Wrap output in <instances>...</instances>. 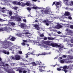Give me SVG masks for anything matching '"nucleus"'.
I'll return each mask as SVG.
<instances>
[{"label": "nucleus", "instance_id": "obj_1", "mask_svg": "<svg viewBox=\"0 0 73 73\" xmlns=\"http://www.w3.org/2000/svg\"><path fill=\"white\" fill-rule=\"evenodd\" d=\"M50 45V46H52L53 47H57L58 48H59V50H60V49H61L62 48H64V46H61V45L60 44V45H58V44H56V43H51Z\"/></svg>", "mask_w": 73, "mask_h": 73}, {"label": "nucleus", "instance_id": "obj_2", "mask_svg": "<svg viewBox=\"0 0 73 73\" xmlns=\"http://www.w3.org/2000/svg\"><path fill=\"white\" fill-rule=\"evenodd\" d=\"M46 10L44 11L43 10H41L40 11L42 13V14L43 15H45V14H49V11L48 10L49 9V7H46Z\"/></svg>", "mask_w": 73, "mask_h": 73}, {"label": "nucleus", "instance_id": "obj_3", "mask_svg": "<svg viewBox=\"0 0 73 73\" xmlns=\"http://www.w3.org/2000/svg\"><path fill=\"white\" fill-rule=\"evenodd\" d=\"M11 19H16L18 21H21V19L17 15L11 16Z\"/></svg>", "mask_w": 73, "mask_h": 73}, {"label": "nucleus", "instance_id": "obj_4", "mask_svg": "<svg viewBox=\"0 0 73 73\" xmlns=\"http://www.w3.org/2000/svg\"><path fill=\"white\" fill-rule=\"evenodd\" d=\"M52 42V41H49V40H47L46 41H44V43L46 45H50V43Z\"/></svg>", "mask_w": 73, "mask_h": 73}, {"label": "nucleus", "instance_id": "obj_5", "mask_svg": "<svg viewBox=\"0 0 73 73\" xmlns=\"http://www.w3.org/2000/svg\"><path fill=\"white\" fill-rule=\"evenodd\" d=\"M39 70L40 71V72H43V71H44V70H42V67L44 68H44H45L46 66H39Z\"/></svg>", "mask_w": 73, "mask_h": 73}, {"label": "nucleus", "instance_id": "obj_6", "mask_svg": "<svg viewBox=\"0 0 73 73\" xmlns=\"http://www.w3.org/2000/svg\"><path fill=\"white\" fill-rule=\"evenodd\" d=\"M15 59L16 60H20V56L18 55H16L15 56Z\"/></svg>", "mask_w": 73, "mask_h": 73}, {"label": "nucleus", "instance_id": "obj_7", "mask_svg": "<svg viewBox=\"0 0 73 73\" xmlns=\"http://www.w3.org/2000/svg\"><path fill=\"white\" fill-rule=\"evenodd\" d=\"M34 27L36 28L37 30H40V27H39L38 25H37V24L35 25Z\"/></svg>", "mask_w": 73, "mask_h": 73}, {"label": "nucleus", "instance_id": "obj_8", "mask_svg": "<svg viewBox=\"0 0 73 73\" xmlns=\"http://www.w3.org/2000/svg\"><path fill=\"white\" fill-rule=\"evenodd\" d=\"M64 16H70V13L68 12H66L64 14Z\"/></svg>", "mask_w": 73, "mask_h": 73}, {"label": "nucleus", "instance_id": "obj_9", "mask_svg": "<svg viewBox=\"0 0 73 73\" xmlns=\"http://www.w3.org/2000/svg\"><path fill=\"white\" fill-rule=\"evenodd\" d=\"M62 27V26L60 25V24H58L57 25V29H60Z\"/></svg>", "mask_w": 73, "mask_h": 73}, {"label": "nucleus", "instance_id": "obj_10", "mask_svg": "<svg viewBox=\"0 0 73 73\" xmlns=\"http://www.w3.org/2000/svg\"><path fill=\"white\" fill-rule=\"evenodd\" d=\"M1 30L2 31H7V27H4L1 29Z\"/></svg>", "mask_w": 73, "mask_h": 73}, {"label": "nucleus", "instance_id": "obj_11", "mask_svg": "<svg viewBox=\"0 0 73 73\" xmlns=\"http://www.w3.org/2000/svg\"><path fill=\"white\" fill-rule=\"evenodd\" d=\"M3 52L5 54H9V51H7H7L5 50L3 51Z\"/></svg>", "mask_w": 73, "mask_h": 73}, {"label": "nucleus", "instance_id": "obj_12", "mask_svg": "<svg viewBox=\"0 0 73 73\" xmlns=\"http://www.w3.org/2000/svg\"><path fill=\"white\" fill-rule=\"evenodd\" d=\"M23 34H25V35H29L28 36H30L31 35V33L29 32H27L25 33H23Z\"/></svg>", "mask_w": 73, "mask_h": 73}, {"label": "nucleus", "instance_id": "obj_13", "mask_svg": "<svg viewBox=\"0 0 73 73\" xmlns=\"http://www.w3.org/2000/svg\"><path fill=\"white\" fill-rule=\"evenodd\" d=\"M47 21L46 20L43 21V23H45L47 26H48L49 25V23H47Z\"/></svg>", "mask_w": 73, "mask_h": 73}, {"label": "nucleus", "instance_id": "obj_14", "mask_svg": "<svg viewBox=\"0 0 73 73\" xmlns=\"http://www.w3.org/2000/svg\"><path fill=\"white\" fill-rule=\"evenodd\" d=\"M23 33H22L20 34H19L18 35L19 36V37H24V35H23Z\"/></svg>", "mask_w": 73, "mask_h": 73}, {"label": "nucleus", "instance_id": "obj_15", "mask_svg": "<svg viewBox=\"0 0 73 73\" xmlns=\"http://www.w3.org/2000/svg\"><path fill=\"white\" fill-rule=\"evenodd\" d=\"M15 40H16V38H15V37H12L10 39V40L12 41H15Z\"/></svg>", "mask_w": 73, "mask_h": 73}, {"label": "nucleus", "instance_id": "obj_16", "mask_svg": "<svg viewBox=\"0 0 73 73\" xmlns=\"http://www.w3.org/2000/svg\"><path fill=\"white\" fill-rule=\"evenodd\" d=\"M31 64H32L33 66H36L37 64H36V63L35 62H32L31 63Z\"/></svg>", "mask_w": 73, "mask_h": 73}, {"label": "nucleus", "instance_id": "obj_17", "mask_svg": "<svg viewBox=\"0 0 73 73\" xmlns=\"http://www.w3.org/2000/svg\"><path fill=\"white\" fill-rule=\"evenodd\" d=\"M48 40H54V38H51L50 37H48Z\"/></svg>", "mask_w": 73, "mask_h": 73}, {"label": "nucleus", "instance_id": "obj_18", "mask_svg": "<svg viewBox=\"0 0 73 73\" xmlns=\"http://www.w3.org/2000/svg\"><path fill=\"white\" fill-rule=\"evenodd\" d=\"M8 13L9 16H12V12L11 11H9L8 12Z\"/></svg>", "mask_w": 73, "mask_h": 73}, {"label": "nucleus", "instance_id": "obj_19", "mask_svg": "<svg viewBox=\"0 0 73 73\" xmlns=\"http://www.w3.org/2000/svg\"><path fill=\"white\" fill-rule=\"evenodd\" d=\"M66 32H68L69 33H71L72 32V31L71 30H70L67 29L66 30Z\"/></svg>", "mask_w": 73, "mask_h": 73}, {"label": "nucleus", "instance_id": "obj_20", "mask_svg": "<svg viewBox=\"0 0 73 73\" xmlns=\"http://www.w3.org/2000/svg\"><path fill=\"white\" fill-rule=\"evenodd\" d=\"M22 70H23V69H22V68H19V73H23V71H22Z\"/></svg>", "mask_w": 73, "mask_h": 73}, {"label": "nucleus", "instance_id": "obj_21", "mask_svg": "<svg viewBox=\"0 0 73 73\" xmlns=\"http://www.w3.org/2000/svg\"><path fill=\"white\" fill-rule=\"evenodd\" d=\"M46 54V53H43L42 54H38L37 55V56H39L40 55H45Z\"/></svg>", "mask_w": 73, "mask_h": 73}, {"label": "nucleus", "instance_id": "obj_22", "mask_svg": "<svg viewBox=\"0 0 73 73\" xmlns=\"http://www.w3.org/2000/svg\"><path fill=\"white\" fill-rule=\"evenodd\" d=\"M18 8V7H15L13 8V9H14V10H17Z\"/></svg>", "mask_w": 73, "mask_h": 73}, {"label": "nucleus", "instance_id": "obj_23", "mask_svg": "<svg viewBox=\"0 0 73 73\" xmlns=\"http://www.w3.org/2000/svg\"><path fill=\"white\" fill-rule=\"evenodd\" d=\"M10 24L12 26H14V25H15V23L13 22L11 23Z\"/></svg>", "mask_w": 73, "mask_h": 73}, {"label": "nucleus", "instance_id": "obj_24", "mask_svg": "<svg viewBox=\"0 0 73 73\" xmlns=\"http://www.w3.org/2000/svg\"><path fill=\"white\" fill-rule=\"evenodd\" d=\"M32 8H33V9H37L38 7H33Z\"/></svg>", "mask_w": 73, "mask_h": 73}, {"label": "nucleus", "instance_id": "obj_25", "mask_svg": "<svg viewBox=\"0 0 73 73\" xmlns=\"http://www.w3.org/2000/svg\"><path fill=\"white\" fill-rule=\"evenodd\" d=\"M68 19L70 20H72V18L71 17V15H70V16L68 17Z\"/></svg>", "mask_w": 73, "mask_h": 73}, {"label": "nucleus", "instance_id": "obj_26", "mask_svg": "<svg viewBox=\"0 0 73 73\" xmlns=\"http://www.w3.org/2000/svg\"><path fill=\"white\" fill-rule=\"evenodd\" d=\"M60 3L59 2H56V7H58V6H57V5H60Z\"/></svg>", "mask_w": 73, "mask_h": 73}, {"label": "nucleus", "instance_id": "obj_27", "mask_svg": "<svg viewBox=\"0 0 73 73\" xmlns=\"http://www.w3.org/2000/svg\"><path fill=\"white\" fill-rule=\"evenodd\" d=\"M63 69H67V66H65L63 67Z\"/></svg>", "mask_w": 73, "mask_h": 73}, {"label": "nucleus", "instance_id": "obj_28", "mask_svg": "<svg viewBox=\"0 0 73 73\" xmlns=\"http://www.w3.org/2000/svg\"><path fill=\"white\" fill-rule=\"evenodd\" d=\"M25 4L27 6H30L31 5L28 2L26 3Z\"/></svg>", "mask_w": 73, "mask_h": 73}, {"label": "nucleus", "instance_id": "obj_29", "mask_svg": "<svg viewBox=\"0 0 73 73\" xmlns=\"http://www.w3.org/2000/svg\"><path fill=\"white\" fill-rule=\"evenodd\" d=\"M63 71H64L65 73H66L67 72H68V70H66V69H63Z\"/></svg>", "mask_w": 73, "mask_h": 73}, {"label": "nucleus", "instance_id": "obj_30", "mask_svg": "<svg viewBox=\"0 0 73 73\" xmlns=\"http://www.w3.org/2000/svg\"><path fill=\"white\" fill-rule=\"evenodd\" d=\"M38 64L39 65H42V62H38Z\"/></svg>", "mask_w": 73, "mask_h": 73}, {"label": "nucleus", "instance_id": "obj_31", "mask_svg": "<svg viewBox=\"0 0 73 73\" xmlns=\"http://www.w3.org/2000/svg\"><path fill=\"white\" fill-rule=\"evenodd\" d=\"M70 28L71 29H73V25H71L70 26Z\"/></svg>", "mask_w": 73, "mask_h": 73}, {"label": "nucleus", "instance_id": "obj_32", "mask_svg": "<svg viewBox=\"0 0 73 73\" xmlns=\"http://www.w3.org/2000/svg\"><path fill=\"white\" fill-rule=\"evenodd\" d=\"M40 36L41 37H44V35L43 34H41L40 35Z\"/></svg>", "mask_w": 73, "mask_h": 73}, {"label": "nucleus", "instance_id": "obj_33", "mask_svg": "<svg viewBox=\"0 0 73 73\" xmlns=\"http://www.w3.org/2000/svg\"><path fill=\"white\" fill-rule=\"evenodd\" d=\"M22 45H23V46H25V45L26 44L25 43V42H23V43H21Z\"/></svg>", "mask_w": 73, "mask_h": 73}, {"label": "nucleus", "instance_id": "obj_34", "mask_svg": "<svg viewBox=\"0 0 73 73\" xmlns=\"http://www.w3.org/2000/svg\"><path fill=\"white\" fill-rule=\"evenodd\" d=\"M60 62L62 64H63V63H64V60H61L60 61Z\"/></svg>", "mask_w": 73, "mask_h": 73}, {"label": "nucleus", "instance_id": "obj_35", "mask_svg": "<svg viewBox=\"0 0 73 73\" xmlns=\"http://www.w3.org/2000/svg\"><path fill=\"white\" fill-rule=\"evenodd\" d=\"M21 3H22V6H25V5L26 4H25V3H23V2H21Z\"/></svg>", "mask_w": 73, "mask_h": 73}, {"label": "nucleus", "instance_id": "obj_36", "mask_svg": "<svg viewBox=\"0 0 73 73\" xmlns=\"http://www.w3.org/2000/svg\"><path fill=\"white\" fill-rule=\"evenodd\" d=\"M23 41L24 42H28V40H23Z\"/></svg>", "mask_w": 73, "mask_h": 73}, {"label": "nucleus", "instance_id": "obj_37", "mask_svg": "<svg viewBox=\"0 0 73 73\" xmlns=\"http://www.w3.org/2000/svg\"><path fill=\"white\" fill-rule=\"evenodd\" d=\"M27 10H28V11H31V8H29V7H28L27 8Z\"/></svg>", "mask_w": 73, "mask_h": 73}, {"label": "nucleus", "instance_id": "obj_38", "mask_svg": "<svg viewBox=\"0 0 73 73\" xmlns=\"http://www.w3.org/2000/svg\"><path fill=\"white\" fill-rule=\"evenodd\" d=\"M69 57L70 59H73V56H70Z\"/></svg>", "mask_w": 73, "mask_h": 73}, {"label": "nucleus", "instance_id": "obj_39", "mask_svg": "<svg viewBox=\"0 0 73 73\" xmlns=\"http://www.w3.org/2000/svg\"><path fill=\"white\" fill-rule=\"evenodd\" d=\"M11 36H9V37H8V38H7V40H11Z\"/></svg>", "mask_w": 73, "mask_h": 73}, {"label": "nucleus", "instance_id": "obj_40", "mask_svg": "<svg viewBox=\"0 0 73 73\" xmlns=\"http://www.w3.org/2000/svg\"><path fill=\"white\" fill-rule=\"evenodd\" d=\"M26 56L25 57V58H27L28 57V54H26Z\"/></svg>", "mask_w": 73, "mask_h": 73}, {"label": "nucleus", "instance_id": "obj_41", "mask_svg": "<svg viewBox=\"0 0 73 73\" xmlns=\"http://www.w3.org/2000/svg\"><path fill=\"white\" fill-rule=\"evenodd\" d=\"M61 70V69L60 68H57V70H58V71H60Z\"/></svg>", "mask_w": 73, "mask_h": 73}, {"label": "nucleus", "instance_id": "obj_42", "mask_svg": "<svg viewBox=\"0 0 73 73\" xmlns=\"http://www.w3.org/2000/svg\"><path fill=\"white\" fill-rule=\"evenodd\" d=\"M27 70H23V73H27Z\"/></svg>", "mask_w": 73, "mask_h": 73}, {"label": "nucleus", "instance_id": "obj_43", "mask_svg": "<svg viewBox=\"0 0 73 73\" xmlns=\"http://www.w3.org/2000/svg\"><path fill=\"white\" fill-rule=\"evenodd\" d=\"M62 57L63 58H66V56L65 55H64L62 56Z\"/></svg>", "mask_w": 73, "mask_h": 73}, {"label": "nucleus", "instance_id": "obj_44", "mask_svg": "<svg viewBox=\"0 0 73 73\" xmlns=\"http://www.w3.org/2000/svg\"><path fill=\"white\" fill-rule=\"evenodd\" d=\"M47 40V37H44V40Z\"/></svg>", "mask_w": 73, "mask_h": 73}, {"label": "nucleus", "instance_id": "obj_45", "mask_svg": "<svg viewBox=\"0 0 73 73\" xmlns=\"http://www.w3.org/2000/svg\"><path fill=\"white\" fill-rule=\"evenodd\" d=\"M13 4H16V3H17V2L16 1H14L13 2Z\"/></svg>", "mask_w": 73, "mask_h": 73}, {"label": "nucleus", "instance_id": "obj_46", "mask_svg": "<svg viewBox=\"0 0 73 73\" xmlns=\"http://www.w3.org/2000/svg\"><path fill=\"white\" fill-rule=\"evenodd\" d=\"M17 4L18 5H21V3H20V2H18L17 3Z\"/></svg>", "mask_w": 73, "mask_h": 73}, {"label": "nucleus", "instance_id": "obj_47", "mask_svg": "<svg viewBox=\"0 0 73 73\" xmlns=\"http://www.w3.org/2000/svg\"><path fill=\"white\" fill-rule=\"evenodd\" d=\"M27 54L28 55H31V52H28L27 53Z\"/></svg>", "mask_w": 73, "mask_h": 73}, {"label": "nucleus", "instance_id": "obj_48", "mask_svg": "<svg viewBox=\"0 0 73 73\" xmlns=\"http://www.w3.org/2000/svg\"><path fill=\"white\" fill-rule=\"evenodd\" d=\"M32 1L34 2H36V1H37V0H32Z\"/></svg>", "mask_w": 73, "mask_h": 73}, {"label": "nucleus", "instance_id": "obj_49", "mask_svg": "<svg viewBox=\"0 0 73 73\" xmlns=\"http://www.w3.org/2000/svg\"><path fill=\"white\" fill-rule=\"evenodd\" d=\"M19 54H22L23 53H22V51H19Z\"/></svg>", "mask_w": 73, "mask_h": 73}, {"label": "nucleus", "instance_id": "obj_50", "mask_svg": "<svg viewBox=\"0 0 73 73\" xmlns=\"http://www.w3.org/2000/svg\"><path fill=\"white\" fill-rule=\"evenodd\" d=\"M71 43L73 44V39H71L70 40Z\"/></svg>", "mask_w": 73, "mask_h": 73}, {"label": "nucleus", "instance_id": "obj_51", "mask_svg": "<svg viewBox=\"0 0 73 73\" xmlns=\"http://www.w3.org/2000/svg\"><path fill=\"white\" fill-rule=\"evenodd\" d=\"M21 27H24V25L22 24L21 25Z\"/></svg>", "mask_w": 73, "mask_h": 73}, {"label": "nucleus", "instance_id": "obj_52", "mask_svg": "<svg viewBox=\"0 0 73 73\" xmlns=\"http://www.w3.org/2000/svg\"><path fill=\"white\" fill-rule=\"evenodd\" d=\"M4 43H5V44H7V41H5L4 42Z\"/></svg>", "mask_w": 73, "mask_h": 73}, {"label": "nucleus", "instance_id": "obj_53", "mask_svg": "<svg viewBox=\"0 0 73 73\" xmlns=\"http://www.w3.org/2000/svg\"><path fill=\"white\" fill-rule=\"evenodd\" d=\"M23 21L24 22H27V20L26 19H23Z\"/></svg>", "mask_w": 73, "mask_h": 73}, {"label": "nucleus", "instance_id": "obj_54", "mask_svg": "<svg viewBox=\"0 0 73 73\" xmlns=\"http://www.w3.org/2000/svg\"><path fill=\"white\" fill-rule=\"evenodd\" d=\"M12 59H13V60H15V57H12Z\"/></svg>", "mask_w": 73, "mask_h": 73}, {"label": "nucleus", "instance_id": "obj_55", "mask_svg": "<svg viewBox=\"0 0 73 73\" xmlns=\"http://www.w3.org/2000/svg\"><path fill=\"white\" fill-rule=\"evenodd\" d=\"M5 66H9V65H8V64H6Z\"/></svg>", "mask_w": 73, "mask_h": 73}, {"label": "nucleus", "instance_id": "obj_56", "mask_svg": "<svg viewBox=\"0 0 73 73\" xmlns=\"http://www.w3.org/2000/svg\"><path fill=\"white\" fill-rule=\"evenodd\" d=\"M11 42H10L9 41H7V44H11Z\"/></svg>", "mask_w": 73, "mask_h": 73}, {"label": "nucleus", "instance_id": "obj_57", "mask_svg": "<svg viewBox=\"0 0 73 73\" xmlns=\"http://www.w3.org/2000/svg\"><path fill=\"white\" fill-rule=\"evenodd\" d=\"M57 33L58 34H60V33H61L60 31L58 32Z\"/></svg>", "mask_w": 73, "mask_h": 73}, {"label": "nucleus", "instance_id": "obj_58", "mask_svg": "<svg viewBox=\"0 0 73 73\" xmlns=\"http://www.w3.org/2000/svg\"><path fill=\"white\" fill-rule=\"evenodd\" d=\"M4 1H5V2H8V1H7L6 0H4Z\"/></svg>", "mask_w": 73, "mask_h": 73}, {"label": "nucleus", "instance_id": "obj_59", "mask_svg": "<svg viewBox=\"0 0 73 73\" xmlns=\"http://www.w3.org/2000/svg\"><path fill=\"white\" fill-rule=\"evenodd\" d=\"M31 54H32V55H35V54H33V53L31 52Z\"/></svg>", "mask_w": 73, "mask_h": 73}, {"label": "nucleus", "instance_id": "obj_60", "mask_svg": "<svg viewBox=\"0 0 73 73\" xmlns=\"http://www.w3.org/2000/svg\"><path fill=\"white\" fill-rule=\"evenodd\" d=\"M71 4L72 5H73V1L71 2Z\"/></svg>", "mask_w": 73, "mask_h": 73}, {"label": "nucleus", "instance_id": "obj_61", "mask_svg": "<svg viewBox=\"0 0 73 73\" xmlns=\"http://www.w3.org/2000/svg\"><path fill=\"white\" fill-rule=\"evenodd\" d=\"M35 22H36V23H38V21H37V20H35Z\"/></svg>", "mask_w": 73, "mask_h": 73}, {"label": "nucleus", "instance_id": "obj_62", "mask_svg": "<svg viewBox=\"0 0 73 73\" xmlns=\"http://www.w3.org/2000/svg\"><path fill=\"white\" fill-rule=\"evenodd\" d=\"M55 4V2H54L52 4V5H54Z\"/></svg>", "mask_w": 73, "mask_h": 73}, {"label": "nucleus", "instance_id": "obj_63", "mask_svg": "<svg viewBox=\"0 0 73 73\" xmlns=\"http://www.w3.org/2000/svg\"><path fill=\"white\" fill-rule=\"evenodd\" d=\"M3 21V20L1 19H0V21Z\"/></svg>", "mask_w": 73, "mask_h": 73}, {"label": "nucleus", "instance_id": "obj_64", "mask_svg": "<svg viewBox=\"0 0 73 73\" xmlns=\"http://www.w3.org/2000/svg\"><path fill=\"white\" fill-rule=\"evenodd\" d=\"M2 9H5V7H3L2 8Z\"/></svg>", "mask_w": 73, "mask_h": 73}]
</instances>
